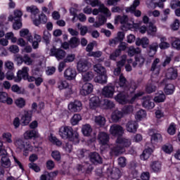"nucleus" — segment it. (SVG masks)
Segmentation results:
<instances>
[{
    "label": "nucleus",
    "instance_id": "nucleus-1",
    "mask_svg": "<svg viewBox=\"0 0 180 180\" xmlns=\"http://www.w3.org/2000/svg\"><path fill=\"white\" fill-rule=\"evenodd\" d=\"M59 136L64 140L72 141L75 144L79 143V134L78 132H75L72 127L68 126H62L59 129Z\"/></svg>",
    "mask_w": 180,
    "mask_h": 180
},
{
    "label": "nucleus",
    "instance_id": "nucleus-2",
    "mask_svg": "<svg viewBox=\"0 0 180 180\" xmlns=\"http://www.w3.org/2000/svg\"><path fill=\"white\" fill-rule=\"evenodd\" d=\"M32 110H25L24 114L21 117V124L22 126H27L30 122H32V116L33 115V110H37V104L36 103H33L32 104Z\"/></svg>",
    "mask_w": 180,
    "mask_h": 180
},
{
    "label": "nucleus",
    "instance_id": "nucleus-3",
    "mask_svg": "<svg viewBox=\"0 0 180 180\" xmlns=\"http://www.w3.org/2000/svg\"><path fill=\"white\" fill-rule=\"evenodd\" d=\"M50 56H51L52 57H56V60H58V61H60V60H63V58H65L67 53L63 49L53 47L50 50Z\"/></svg>",
    "mask_w": 180,
    "mask_h": 180
},
{
    "label": "nucleus",
    "instance_id": "nucleus-4",
    "mask_svg": "<svg viewBox=\"0 0 180 180\" xmlns=\"http://www.w3.org/2000/svg\"><path fill=\"white\" fill-rule=\"evenodd\" d=\"M58 88L60 89V91H63V89H67L68 95H72V94H74V88L72 85L68 84V81H59L58 82Z\"/></svg>",
    "mask_w": 180,
    "mask_h": 180
},
{
    "label": "nucleus",
    "instance_id": "nucleus-5",
    "mask_svg": "<svg viewBox=\"0 0 180 180\" xmlns=\"http://www.w3.org/2000/svg\"><path fill=\"white\" fill-rule=\"evenodd\" d=\"M110 133L112 136H115V137H122L124 134V129L119 124H112L110 129Z\"/></svg>",
    "mask_w": 180,
    "mask_h": 180
},
{
    "label": "nucleus",
    "instance_id": "nucleus-6",
    "mask_svg": "<svg viewBox=\"0 0 180 180\" xmlns=\"http://www.w3.org/2000/svg\"><path fill=\"white\" fill-rule=\"evenodd\" d=\"M29 76V68L23 67L21 70H18L17 78L15 79V82H20L22 79L27 80Z\"/></svg>",
    "mask_w": 180,
    "mask_h": 180
},
{
    "label": "nucleus",
    "instance_id": "nucleus-7",
    "mask_svg": "<svg viewBox=\"0 0 180 180\" xmlns=\"http://www.w3.org/2000/svg\"><path fill=\"white\" fill-rule=\"evenodd\" d=\"M91 67V63L86 60H80L77 63V71L79 72H86Z\"/></svg>",
    "mask_w": 180,
    "mask_h": 180
},
{
    "label": "nucleus",
    "instance_id": "nucleus-8",
    "mask_svg": "<svg viewBox=\"0 0 180 180\" xmlns=\"http://www.w3.org/2000/svg\"><path fill=\"white\" fill-rule=\"evenodd\" d=\"M68 109L70 112H81L82 110V103L78 100H75L68 105Z\"/></svg>",
    "mask_w": 180,
    "mask_h": 180
},
{
    "label": "nucleus",
    "instance_id": "nucleus-9",
    "mask_svg": "<svg viewBox=\"0 0 180 180\" xmlns=\"http://www.w3.org/2000/svg\"><path fill=\"white\" fill-rule=\"evenodd\" d=\"M94 91V85L91 83H85L82 86V89H80V94L82 95V96H86V95H89V94H92V91Z\"/></svg>",
    "mask_w": 180,
    "mask_h": 180
},
{
    "label": "nucleus",
    "instance_id": "nucleus-10",
    "mask_svg": "<svg viewBox=\"0 0 180 180\" xmlns=\"http://www.w3.org/2000/svg\"><path fill=\"white\" fill-rule=\"evenodd\" d=\"M126 149L124 148L120 143H117L112 148H111L110 154L111 155H115L117 157L125 153Z\"/></svg>",
    "mask_w": 180,
    "mask_h": 180
},
{
    "label": "nucleus",
    "instance_id": "nucleus-11",
    "mask_svg": "<svg viewBox=\"0 0 180 180\" xmlns=\"http://www.w3.org/2000/svg\"><path fill=\"white\" fill-rule=\"evenodd\" d=\"M89 158L92 164L94 165H98V164H102V158L99 153L96 152H91L89 155Z\"/></svg>",
    "mask_w": 180,
    "mask_h": 180
},
{
    "label": "nucleus",
    "instance_id": "nucleus-12",
    "mask_svg": "<svg viewBox=\"0 0 180 180\" xmlns=\"http://www.w3.org/2000/svg\"><path fill=\"white\" fill-rule=\"evenodd\" d=\"M64 77L68 81H72L77 77V71L71 68H67L64 72Z\"/></svg>",
    "mask_w": 180,
    "mask_h": 180
},
{
    "label": "nucleus",
    "instance_id": "nucleus-13",
    "mask_svg": "<svg viewBox=\"0 0 180 180\" xmlns=\"http://www.w3.org/2000/svg\"><path fill=\"white\" fill-rule=\"evenodd\" d=\"M115 94V86H105L102 90V95L105 98H112Z\"/></svg>",
    "mask_w": 180,
    "mask_h": 180
},
{
    "label": "nucleus",
    "instance_id": "nucleus-14",
    "mask_svg": "<svg viewBox=\"0 0 180 180\" xmlns=\"http://www.w3.org/2000/svg\"><path fill=\"white\" fill-rule=\"evenodd\" d=\"M116 143L120 144L123 148H129L131 146V140L126 137H118L116 140Z\"/></svg>",
    "mask_w": 180,
    "mask_h": 180
},
{
    "label": "nucleus",
    "instance_id": "nucleus-15",
    "mask_svg": "<svg viewBox=\"0 0 180 180\" xmlns=\"http://www.w3.org/2000/svg\"><path fill=\"white\" fill-rule=\"evenodd\" d=\"M139 5H140V0H134L132 5L128 8L129 12H134V15L136 18L141 16V11L140 10H136Z\"/></svg>",
    "mask_w": 180,
    "mask_h": 180
},
{
    "label": "nucleus",
    "instance_id": "nucleus-16",
    "mask_svg": "<svg viewBox=\"0 0 180 180\" xmlns=\"http://www.w3.org/2000/svg\"><path fill=\"white\" fill-rule=\"evenodd\" d=\"M124 92L120 93L115 97V101L122 105L129 102V94H127V92Z\"/></svg>",
    "mask_w": 180,
    "mask_h": 180
},
{
    "label": "nucleus",
    "instance_id": "nucleus-17",
    "mask_svg": "<svg viewBox=\"0 0 180 180\" xmlns=\"http://www.w3.org/2000/svg\"><path fill=\"white\" fill-rule=\"evenodd\" d=\"M0 102L1 103H6L7 105H12L13 103V99L9 97L8 93L0 91Z\"/></svg>",
    "mask_w": 180,
    "mask_h": 180
},
{
    "label": "nucleus",
    "instance_id": "nucleus-18",
    "mask_svg": "<svg viewBox=\"0 0 180 180\" xmlns=\"http://www.w3.org/2000/svg\"><path fill=\"white\" fill-rule=\"evenodd\" d=\"M142 105L146 109H153L155 106V104H154V101H153L151 98L147 96L143 97Z\"/></svg>",
    "mask_w": 180,
    "mask_h": 180
},
{
    "label": "nucleus",
    "instance_id": "nucleus-19",
    "mask_svg": "<svg viewBox=\"0 0 180 180\" xmlns=\"http://www.w3.org/2000/svg\"><path fill=\"white\" fill-rule=\"evenodd\" d=\"M178 77V70L174 68H169L166 72L167 79H176Z\"/></svg>",
    "mask_w": 180,
    "mask_h": 180
},
{
    "label": "nucleus",
    "instance_id": "nucleus-20",
    "mask_svg": "<svg viewBox=\"0 0 180 180\" xmlns=\"http://www.w3.org/2000/svg\"><path fill=\"white\" fill-rule=\"evenodd\" d=\"M159 44L158 42H153L148 46V54L149 57H154L155 56V53L158 51Z\"/></svg>",
    "mask_w": 180,
    "mask_h": 180
},
{
    "label": "nucleus",
    "instance_id": "nucleus-21",
    "mask_svg": "<svg viewBox=\"0 0 180 180\" xmlns=\"http://www.w3.org/2000/svg\"><path fill=\"white\" fill-rule=\"evenodd\" d=\"M127 130L129 133H136L139 127V124L136 121H129L126 124Z\"/></svg>",
    "mask_w": 180,
    "mask_h": 180
},
{
    "label": "nucleus",
    "instance_id": "nucleus-22",
    "mask_svg": "<svg viewBox=\"0 0 180 180\" xmlns=\"http://www.w3.org/2000/svg\"><path fill=\"white\" fill-rule=\"evenodd\" d=\"M23 136L25 140H32V139H36V137H39V133L34 129L27 130L24 133Z\"/></svg>",
    "mask_w": 180,
    "mask_h": 180
},
{
    "label": "nucleus",
    "instance_id": "nucleus-23",
    "mask_svg": "<svg viewBox=\"0 0 180 180\" xmlns=\"http://www.w3.org/2000/svg\"><path fill=\"white\" fill-rule=\"evenodd\" d=\"M123 117V112L119 110H114L111 114V119L114 123H117Z\"/></svg>",
    "mask_w": 180,
    "mask_h": 180
},
{
    "label": "nucleus",
    "instance_id": "nucleus-24",
    "mask_svg": "<svg viewBox=\"0 0 180 180\" xmlns=\"http://www.w3.org/2000/svg\"><path fill=\"white\" fill-rule=\"evenodd\" d=\"M26 10L27 12L31 13V19H32V21L34 20V18H36V16L39 15V12H40L36 6H27Z\"/></svg>",
    "mask_w": 180,
    "mask_h": 180
},
{
    "label": "nucleus",
    "instance_id": "nucleus-25",
    "mask_svg": "<svg viewBox=\"0 0 180 180\" xmlns=\"http://www.w3.org/2000/svg\"><path fill=\"white\" fill-rule=\"evenodd\" d=\"M98 140L103 146L108 144L109 142V134L106 132H100L98 135Z\"/></svg>",
    "mask_w": 180,
    "mask_h": 180
},
{
    "label": "nucleus",
    "instance_id": "nucleus-26",
    "mask_svg": "<svg viewBox=\"0 0 180 180\" xmlns=\"http://www.w3.org/2000/svg\"><path fill=\"white\" fill-rule=\"evenodd\" d=\"M33 23L35 25V26H39L41 23H47V15H46V14L44 13H41L39 15V19L33 20Z\"/></svg>",
    "mask_w": 180,
    "mask_h": 180
},
{
    "label": "nucleus",
    "instance_id": "nucleus-27",
    "mask_svg": "<svg viewBox=\"0 0 180 180\" xmlns=\"http://www.w3.org/2000/svg\"><path fill=\"white\" fill-rule=\"evenodd\" d=\"M58 174V172H45L44 174L40 176V180H52L53 178H56Z\"/></svg>",
    "mask_w": 180,
    "mask_h": 180
},
{
    "label": "nucleus",
    "instance_id": "nucleus-28",
    "mask_svg": "<svg viewBox=\"0 0 180 180\" xmlns=\"http://www.w3.org/2000/svg\"><path fill=\"white\" fill-rule=\"evenodd\" d=\"M94 72L91 71H86L82 73V81L83 82H89V81H92L94 79Z\"/></svg>",
    "mask_w": 180,
    "mask_h": 180
},
{
    "label": "nucleus",
    "instance_id": "nucleus-29",
    "mask_svg": "<svg viewBox=\"0 0 180 180\" xmlns=\"http://www.w3.org/2000/svg\"><path fill=\"white\" fill-rule=\"evenodd\" d=\"M156 89L155 82L153 81V79H150L146 86V91L147 94H153V92H155Z\"/></svg>",
    "mask_w": 180,
    "mask_h": 180
},
{
    "label": "nucleus",
    "instance_id": "nucleus-30",
    "mask_svg": "<svg viewBox=\"0 0 180 180\" xmlns=\"http://www.w3.org/2000/svg\"><path fill=\"white\" fill-rule=\"evenodd\" d=\"M160 43L159 47L160 50H167L171 47L169 42L167 41V38L164 36L160 37Z\"/></svg>",
    "mask_w": 180,
    "mask_h": 180
},
{
    "label": "nucleus",
    "instance_id": "nucleus-31",
    "mask_svg": "<svg viewBox=\"0 0 180 180\" xmlns=\"http://www.w3.org/2000/svg\"><path fill=\"white\" fill-rule=\"evenodd\" d=\"M1 164L4 168H10L11 165V159L7 155H1Z\"/></svg>",
    "mask_w": 180,
    "mask_h": 180
},
{
    "label": "nucleus",
    "instance_id": "nucleus-32",
    "mask_svg": "<svg viewBox=\"0 0 180 180\" xmlns=\"http://www.w3.org/2000/svg\"><path fill=\"white\" fill-rule=\"evenodd\" d=\"M136 46H142L143 49H146L147 46L150 44V40L147 37H143L142 39L138 38L136 40Z\"/></svg>",
    "mask_w": 180,
    "mask_h": 180
},
{
    "label": "nucleus",
    "instance_id": "nucleus-33",
    "mask_svg": "<svg viewBox=\"0 0 180 180\" xmlns=\"http://www.w3.org/2000/svg\"><path fill=\"white\" fill-rule=\"evenodd\" d=\"M119 85L120 88H122V89H124V91H125V89H129V83L127 82V79H126V77H124L123 75H120Z\"/></svg>",
    "mask_w": 180,
    "mask_h": 180
},
{
    "label": "nucleus",
    "instance_id": "nucleus-34",
    "mask_svg": "<svg viewBox=\"0 0 180 180\" xmlns=\"http://www.w3.org/2000/svg\"><path fill=\"white\" fill-rule=\"evenodd\" d=\"M101 103V100L98 96H94L90 98V108L91 109H96Z\"/></svg>",
    "mask_w": 180,
    "mask_h": 180
},
{
    "label": "nucleus",
    "instance_id": "nucleus-35",
    "mask_svg": "<svg viewBox=\"0 0 180 180\" xmlns=\"http://www.w3.org/2000/svg\"><path fill=\"white\" fill-rule=\"evenodd\" d=\"M110 172L112 179L117 180L122 176V172H120V169L117 167H113Z\"/></svg>",
    "mask_w": 180,
    "mask_h": 180
},
{
    "label": "nucleus",
    "instance_id": "nucleus-36",
    "mask_svg": "<svg viewBox=\"0 0 180 180\" xmlns=\"http://www.w3.org/2000/svg\"><path fill=\"white\" fill-rule=\"evenodd\" d=\"M150 167L153 172H161V162L158 161L152 162Z\"/></svg>",
    "mask_w": 180,
    "mask_h": 180
},
{
    "label": "nucleus",
    "instance_id": "nucleus-37",
    "mask_svg": "<svg viewBox=\"0 0 180 180\" xmlns=\"http://www.w3.org/2000/svg\"><path fill=\"white\" fill-rule=\"evenodd\" d=\"M93 68L95 72L98 74V75L106 74V69L99 63L94 65Z\"/></svg>",
    "mask_w": 180,
    "mask_h": 180
},
{
    "label": "nucleus",
    "instance_id": "nucleus-38",
    "mask_svg": "<svg viewBox=\"0 0 180 180\" xmlns=\"http://www.w3.org/2000/svg\"><path fill=\"white\" fill-rule=\"evenodd\" d=\"M106 17H105L103 15H101L98 16V20L95 22L93 25L94 27H101V26H103V25H105L106 23Z\"/></svg>",
    "mask_w": 180,
    "mask_h": 180
},
{
    "label": "nucleus",
    "instance_id": "nucleus-39",
    "mask_svg": "<svg viewBox=\"0 0 180 180\" xmlns=\"http://www.w3.org/2000/svg\"><path fill=\"white\" fill-rule=\"evenodd\" d=\"M99 11L101 13H103L107 18L110 17L112 15L109 8L103 4L99 5Z\"/></svg>",
    "mask_w": 180,
    "mask_h": 180
},
{
    "label": "nucleus",
    "instance_id": "nucleus-40",
    "mask_svg": "<svg viewBox=\"0 0 180 180\" xmlns=\"http://www.w3.org/2000/svg\"><path fill=\"white\" fill-rule=\"evenodd\" d=\"M152 153H153V149H151V148L145 149L143 153L141 155V159L143 160V161H146V160H148Z\"/></svg>",
    "mask_w": 180,
    "mask_h": 180
},
{
    "label": "nucleus",
    "instance_id": "nucleus-41",
    "mask_svg": "<svg viewBox=\"0 0 180 180\" xmlns=\"http://www.w3.org/2000/svg\"><path fill=\"white\" fill-rule=\"evenodd\" d=\"M141 53V49L139 47L134 48V46H130L128 50V56H129V57H133L136 56V54H140Z\"/></svg>",
    "mask_w": 180,
    "mask_h": 180
},
{
    "label": "nucleus",
    "instance_id": "nucleus-42",
    "mask_svg": "<svg viewBox=\"0 0 180 180\" xmlns=\"http://www.w3.org/2000/svg\"><path fill=\"white\" fill-rule=\"evenodd\" d=\"M147 33L148 34H150V36H155V33H157V27L151 22H149Z\"/></svg>",
    "mask_w": 180,
    "mask_h": 180
},
{
    "label": "nucleus",
    "instance_id": "nucleus-43",
    "mask_svg": "<svg viewBox=\"0 0 180 180\" xmlns=\"http://www.w3.org/2000/svg\"><path fill=\"white\" fill-rule=\"evenodd\" d=\"M94 122L96 124L102 127L106 123V119L102 115H98L95 117Z\"/></svg>",
    "mask_w": 180,
    "mask_h": 180
},
{
    "label": "nucleus",
    "instance_id": "nucleus-44",
    "mask_svg": "<svg viewBox=\"0 0 180 180\" xmlns=\"http://www.w3.org/2000/svg\"><path fill=\"white\" fill-rule=\"evenodd\" d=\"M15 146L18 151H22L25 150V141L18 139L15 141Z\"/></svg>",
    "mask_w": 180,
    "mask_h": 180
},
{
    "label": "nucleus",
    "instance_id": "nucleus-45",
    "mask_svg": "<svg viewBox=\"0 0 180 180\" xmlns=\"http://www.w3.org/2000/svg\"><path fill=\"white\" fill-rule=\"evenodd\" d=\"M175 91V86L172 84H167L165 87V93L166 95H172Z\"/></svg>",
    "mask_w": 180,
    "mask_h": 180
},
{
    "label": "nucleus",
    "instance_id": "nucleus-46",
    "mask_svg": "<svg viewBox=\"0 0 180 180\" xmlns=\"http://www.w3.org/2000/svg\"><path fill=\"white\" fill-rule=\"evenodd\" d=\"M82 131L84 136H91V134L92 133V128L90 124H86L82 127Z\"/></svg>",
    "mask_w": 180,
    "mask_h": 180
},
{
    "label": "nucleus",
    "instance_id": "nucleus-47",
    "mask_svg": "<svg viewBox=\"0 0 180 180\" xmlns=\"http://www.w3.org/2000/svg\"><path fill=\"white\" fill-rule=\"evenodd\" d=\"M98 84H106L108 82V75H106V73L99 75L95 79Z\"/></svg>",
    "mask_w": 180,
    "mask_h": 180
},
{
    "label": "nucleus",
    "instance_id": "nucleus-48",
    "mask_svg": "<svg viewBox=\"0 0 180 180\" xmlns=\"http://www.w3.org/2000/svg\"><path fill=\"white\" fill-rule=\"evenodd\" d=\"M70 47L75 49L79 46V39L75 37H72L69 41Z\"/></svg>",
    "mask_w": 180,
    "mask_h": 180
},
{
    "label": "nucleus",
    "instance_id": "nucleus-49",
    "mask_svg": "<svg viewBox=\"0 0 180 180\" xmlns=\"http://www.w3.org/2000/svg\"><path fill=\"white\" fill-rule=\"evenodd\" d=\"M15 104L20 109H23L26 106V101L23 98H18L15 99Z\"/></svg>",
    "mask_w": 180,
    "mask_h": 180
},
{
    "label": "nucleus",
    "instance_id": "nucleus-50",
    "mask_svg": "<svg viewBox=\"0 0 180 180\" xmlns=\"http://www.w3.org/2000/svg\"><path fill=\"white\" fill-rule=\"evenodd\" d=\"M171 13V9L169 8H166L163 10V15L164 16H161L160 18V22L162 23H167V20H168V15Z\"/></svg>",
    "mask_w": 180,
    "mask_h": 180
},
{
    "label": "nucleus",
    "instance_id": "nucleus-51",
    "mask_svg": "<svg viewBox=\"0 0 180 180\" xmlns=\"http://www.w3.org/2000/svg\"><path fill=\"white\" fill-rule=\"evenodd\" d=\"M81 115L79 114H75L73 117L70 120V123L72 124V126H76V124H78L79 123V121L82 120Z\"/></svg>",
    "mask_w": 180,
    "mask_h": 180
},
{
    "label": "nucleus",
    "instance_id": "nucleus-52",
    "mask_svg": "<svg viewBox=\"0 0 180 180\" xmlns=\"http://www.w3.org/2000/svg\"><path fill=\"white\" fill-rule=\"evenodd\" d=\"M151 141L153 143H161L162 141V136L158 133L153 134L151 136Z\"/></svg>",
    "mask_w": 180,
    "mask_h": 180
},
{
    "label": "nucleus",
    "instance_id": "nucleus-53",
    "mask_svg": "<svg viewBox=\"0 0 180 180\" xmlns=\"http://www.w3.org/2000/svg\"><path fill=\"white\" fill-rule=\"evenodd\" d=\"M162 150L164 153H166V154H171V153L174 151V148L172 145L167 143L162 146Z\"/></svg>",
    "mask_w": 180,
    "mask_h": 180
},
{
    "label": "nucleus",
    "instance_id": "nucleus-54",
    "mask_svg": "<svg viewBox=\"0 0 180 180\" xmlns=\"http://www.w3.org/2000/svg\"><path fill=\"white\" fill-rule=\"evenodd\" d=\"M43 40L46 44H50V39H51V34L48 30H44L42 36Z\"/></svg>",
    "mask_w": 180,
    "mask_h": 180
},
{
    "label": "nucleus",
    "instance_id": "nucleus-55",
    "mask_svg": "<svg viewBox=\"0 0 180 180\" xmlns=\"http://www.w3.org/2000/svg\"><path fill=\"white\" fill-rule=\"evenodd\" d=\"M115 20L120 22L121 25H127V22H129V18L127 15H118L117 16Z\"/></svg>",
    "mask_w": 180,
    "mask_h": 180
},
{
    "label": "nucleus",
    "instance_id": "nucleus-56",
    "mask_svg": "<svg viewBox=\"0 0 180 180\" xmlns=\"http://www.w3.org/2000/svg\"><path fill=\"white\" fill-rule=\"evenodd\" d=\"M136 89H137V84H136L134 82H131V85H128V89H125L124 91L127 92V94H133Z\"/></svg>",
    "mask_w": 180,
    "mask_h": 180
},
{
    "label": "nucleus",
    "instance_id": "nucleus-57",
    "mask_svg": "<svg viewBox=\"0 0 180 180\" xmlns=\"http://www.w3.org/2000/svg\"><path fill=\"white\" fill-rule=\"evenodd\" d=\"M160 58H155L151 65L150 68V71H155V70H157V71H160V67L158 66V64H160Z\"/></svg>",
    "mask_w": 180,
    "mask_h": 180
},
{
    "label": "nucleus",
    "instance_id": "nucleus-58",
    "mask_svg": "<svg viewBox=\"0 0 180 180\" xmlns=\"http://www.w3.org/2000/svg\"><path fill=\"white\" fill-rule=\"evenodd\" d=\"M172 47L180 51V39L179 38H174V40L172 41Z\"/></svg>",
    "mask_w": 180,
    "mask_h": 180
},
{
    "label": "nucleus",
    "instance_id": "nucleus-59",
    "mask_svg": "<svg viewBox=\"0 0 180 180\" xmlns=\"http://www.w3.org/2000/svg\"><path fill=\"white\" fill-rule=\"evenodd\" d=\"M165 94H164V93L162 92L154 98V101L158 102V103H160L161 102H164V101H165Z\"/></svg>",
    "mask_w": 180,
    "mask_h": 180
},
{
    "label": "nucleus",
    "instance_id": "nucleus-60",
    "mask_svg": "<svg viewBox=\"0 0 180 180\" xmlns=\"http://www.w3.org/2000/svg\"><path fill=\"white\" fill-rule=\"evenodd\" d=\"M167 133H169L170 136H174V134L176 133V125L172 123L167 129Z\"/></svg>",
    "mask_w": 180,
    "mask_h": 180
},
{
    "label": "nucleus",
    "instance_id": "nucleus-61",
    "mask_svg": "<svg viewBox=\"0 0 180 180\" xmlns=\"http://www.w3.org/2000/svg\"><path fill=\"white\" fill-rule=\"evenodd\" d=\"M126 60H127V55H122L121 60L117 63V67L122 68L126 64Z\"/></svg>",
    "mask_w": 180,
    "mask_h": 180
},
{
    "label": "nucleus",
    "instance_id": "nucleus-62",
    "mask_svg": "<svg viewBox=\"0 0 180 180\" xmlns=\"http://www.w3.org/2000/svg\"><path fill=\"white\" fill-rule=\"evenodd\" d=\"M75 60V54L69 53L66 56L65 58H64V63H72Z\"/></svg>",
    "mask_w": 180,
    "mask_h": 180
},
{
    "label": "nucleus",
    "instance_id": "nucleus-63",
    "mask_svg": "<svg viewBox=\"0 0 180 180\" xmlns=\"http://www.w3.org/2000/svg\"><path fill=\"white\" fill-rule=\"evenodd\" d=\"M23 61L27 65H32L33 64V59H32L27 54L24 55Z\"/></svg>",
    "mask_w": 180,
    "mask_h": 180
},
{
    "label": "nucleus",
    "instance_id": "nucleus-64",
    "mask_svg": "<svg viewBox=\"0 0 180 180\" xmlns=\"http://www.w3.org/2000/svg\"><path fill=\"white\" fill-rule=\"evenodd\" d=\"M122 54V52L118 49H115L113 53L110 55V59L115 61L116 58Z\"/></svg>",
    "mask_w": 180,
    "mask_h": 180
}]
</instances>
